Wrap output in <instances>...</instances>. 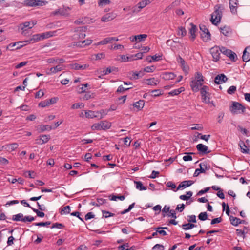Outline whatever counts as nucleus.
Here are the masks:
<instances>
[{
	"label": "nucleus",
	"mask_w": 250,
	"mask_h": 250,
	"mask_svg": "<svg viewBox=\"0 0 250 250\" xmlns=\"http://www.w3.org/2000/svg\"><path fill=\"white\" fill-rule=\"evenodd\" d=\"M58 100V98L53 97L50 99H47L45 101L41 102L39 105L42 107H45L46 106H48L50 105L53 104L57 102Z\"/></svg>",
	"instance_id": "obj_10"
},
{
	"label": "nucleus",
	"mask_w": 250,
	"mask_h": 250,
	"mask_svg": "<svg viewBox=\"0 0 250 250\" xmlns=\"http://www.w3.org/2000/svg\"><path fill=\"white\" fill-rule=\"evenodd\" d=\"M238 1L237 0H230L229 2V8L231 12L235 13L237 12L236 8L237 7Z\"/></svg>",
	"instance_id": "obj_21"
},
{
	"label": "nucleus",
	"mask_w": 250,
	"mask_h": 250,
	"mask_svg": "<svg viewBox=\"0 0 250 250\" xmlns=\"http://www.w3.org/2000/svg\"><path fill=\"white\" fill-rule=\"evenodd\" d=\"M70 66H71V68L72 69H74L75 70H81V69L84 70V69H86V68L88 67L89 65L86 64L81 65L78 63H75L70 64Z\"/></svg>",
	"instance_id": "obj_24"
},
{
	"label": "nucleus",
	"mask_w": 250,
	"mask_h": 250,
	"mask_svg": "<svg viewBox=\"0 0 250 250\" xmlns=\"http://www.w3.org/2000/svg\"><path fill=\"white\" fill-rule=\"evenodd\" d=\"M22 43V42H17L14 43H11L8 45V48H12L11 50L18 49L23 46V44H21Z\"/></svg>",
	"instance_id": "obj_28"
},
{
	"label": "nucleus",
	"mask_w": 250,
	"mask_h": 250,
	"mask_svg": "<svg viewBox=\"0 0 250 250\" xmlns=\"http://www.w3.org/2000/svg\"><path fill=\"white\" fill-rule=\"evenodd\" d=\"M74 36L75 39L80 40L84 39L86 35L84 32H82L81 30H80V31H76V34L74 35Z\"/></svg>",
	"instance_id": "obj_30"
},
{
	"label": "nucleus",
	"mask_w": 250,
	"mask_h": 250,
	"mask_svg": "<svg viewBox=\"0 0 250 250\" xmlns=\"http://www.w3.org/2000/svg\"><path fill=\"white\" fill-rule=\"evenodd\" d=\"M229 220L231 224L233 226H237L240 224V219L238 218L231 216Z\"/></svg>",
	"instance_id": "obj_33"
},
{
	"label": "nucleus",
	"mask_w": 250,
	"mask_h": 250,
	"mask_svg": "<svg viewBox=\"0 0 250 250\" xmlns=\"http://www.w3.org/2000/svg\"><path fill=\"white\" fill-rule=\"evenodd\" d=\"M146 81V83L148 85H156L157 84V83H158V81L157 80H155V79L154 78L148 79Z\"/></svg>",
	"instance_id": "obj_41"
},
{
	"label": "nucleus",
	"mask_w": 250,
	"mask_h": 250,
	"mask_svg": "<svg viewBox=\"0 0 250 250\" xmlns=\"http://www.w3.org/2000/svg\"><path fill=\"white\" fill-rule=\"evenodd\" d=\"M183 184H184V188H186L187 187H188L191 185H192L194 183L193 181L191 180H188V181H184L182 182Z\"/></svg>",
	"instance_id": "obj_59"
},
{
	"label": "nucleus",
	"mask_w": 250,
	"mask_h": 250,
	"mask_svg": "<svg viewBox=\"0 0 250 250\" xmlns=\"http://www.w3.org/2000/svg\"><path fill=\"white\" fill-rule=\"evenodd\" d=\"M50 139L49 135H42L40 136V138L36 140L37 143L39 144H43L47 143Z\"/></svg>",
	"instance_id": "obj_19"
},
{
	"label": "nucleus",
	"mask_w": 250,
	"mask_h": 250,
	"mask_svg": "<svg viewBox=\"0 0 250 250\" xmlns=\"http://www.w3.org/2000/svg\"><path fill=\"white\" fill-rule=\"evenodd\" d=\"M228 80L227 77L224 74H221L217 75L214 79V82L217 84H219L226 82Z\"/></svg>",
	"instance_id": "obj_14"
},
{
	"label": "nucleus",
	"mask_w": 250,
	"mask_h": 250,
	"mask_svg": "<svg viewBox=\"0 0 250 250\" xmlns=\"http://www.w3.org/2000/svg\"><path fill=\"white\" fill-rule=\"evenodd\" d=\"M111 1L109 0H99L98 5L100 7H102L104 5L109 4Z\"/></svg>",
	"instance_id": "obj_46"
},
{
	"label": "nucleus",
	"mask_w": 250,
	"mask_h": 250,
	"mask_svg": "<svg viewBox=\"0 0 250 250\" xmlns=\"http://www.w3.org/2000/svg\"><path fill=\"white\" fill-rule=\"evenodd\" d=\"M144 105L145 102L143 100H140L133 104L134 107L136 108L138 111L141 110L144 107Z\"/></svg>",
	"instance_id": "obj_29"
},
{
	"label": "nucleus",
	"mask_w": 250,
	"mask_h": 250,
	"mask_svg": "<svg viewBox=\"0 0 250 250\" xmlns=\"http://www.w3.org/2000/svg\"><path fill=\"white\" fill-rule=\"evenodd\" d=\"M197 149L202 154H208L210 151H208V147L202 144H199L196 146Z\"/></svg>",
	"instance_id": "obj_20"
},
{
	"label": "nucleus",
	"mask_w": 250,
	"mask_h": 250,
	"mask_svg": "<svg viewBox=\"0 0 250 250\" xmlns=\"http://www.w3.org/2000/svg\"><path fill=\"white\" fill-rule=\"evenodd\" d=\"M84 112L85 117L87 118H93L97 117L98 116L97 115H96L95 112L94 111L88 110L85 111Z\"/></svg>",
	"instance_id": "obj_37"
},
{
	"label": "nucleus",
	"mask_w": 250,
	"mask_h": 250,
	"mask_svg": "<svg viewBox=\"0 0 250 250\" xmlns=\"http://www.w3.org/2000/svg\"><path fill=\"white\" fill-rule=\"evenodd\" d=\"M119 71V69L117 67L112 66V67H108L106 68V69H104L103 71V75H106L109 74L110 73H115Z\"/></svg>",
	"instance_id": "obj_23"
},
{
	"label": "nucleus",
	"mask_w": 250,
	"mask_h": 250,
	"mask_svg": "<svg viewBox=\"0 0 250 250\" xmlns=\"http://www.w3.org/2000/svg\"><path fill=\"white\" fill-rule=\"evenodd\" d=\"M64 227V226L62 223H55L52 225V226H51V229H53V228L62 229Z\"/></svg>",
	"instance_id": "obj_57"
},
{
	"label": "nucleus",
	"mask_w": 250,
	"mask_h": 250,
	"mask_svg": "<svg viewBox=\"0 0 250 250\" xmlns=\"http://www.w3.org/2000/svg\"><path fill=\"white\" fill-rule=\"evenodd\" d=\"M119 39L116 37H107L104 39L103 40L99 42L98 45H104L109 43H111L115 41H118Z\"/></svg>",
	"instance_id": "obj_15"
},
{
	"label": "nucleus",
	"mask_w": 250,
	"mask_h": 250,
	"mask_svg": "<svg viewBox=\"0 0 250 250\" xmlns=\"http://www.w3.org/2000/svg\"><path fill=\"white\" fill-rule=\"evenodd\" d=\"M111 126L110 122L107 121H103L100 123L93 124L91 127L93 130H107L109 129Z\"/></svg>",
	"instance_id": "obj_2"
},
{
	"label": "nucleus",
	"mask_w": 250,
	"mask_h": 250,
	"mask_svg": "<svg viewBox=\"0 0 250 250\" xmlns=\"http://www.w3.org/2000/svg\"><path fill=\"white\" fill-rule=\"evenodd\" d=\"M245 107L241 104L237 102H233L230 107V111L233 114H241L245 111Z\"/></svg>",
	"instance_id": "obj_3"
},
{
	"label": "nucleus",
	"mask_w": 250,
	"mask_h": 250,
	"mask_svg": "<svg viewBox=\"0 0 250 250\" xmlns=\"http://www.w3.org/2000/svg\"><path fill=\"white\" fill-rule=\"evenodd\" d=\"M242 59L243 61L245 62L250 61V46L246 47L244 50Z\"/></svg>",
	"instance_id": "obj_18"
},
{
	"label": "nucleus",
	"mask_w": 250,
	"mask_h": 250,
	"mask_svg": "<svg viewBox=\"0 0 250 250\" xmlns=\"http://www.w3.org/2000/svg\"><path fill=\"white\" fill-rule=\"evenodd\" d=\"M203 84V82H199L197 80H192L190 83V86L192 90L194 92H197L199 90V87Z\"/></svg>",
	"instance_id": "obj_16"
},
{
	"label": "nucleus",
	"mask_w": 250,
	"mask_h": 250,
	"mask_svg": "<svg viewBox=\"0 0 250 250\" xmlns=\"http://www.w3.org/2000/svg\"><path fill=\"white\" fill-rule=\"evenodd\" d=\"M240 147L241 148V152L243 153L246 154H250V149L248 148L247 146L243 142H241V143L239 144Z\"/></svg>",
	"instance_id": "obj_31"
},
{
	"label": "nucleus",
	"mask_w": 250,
	"mask_h": 250,
	"mask_svg": "<svg viewBox=\"0 0 250 250\" xmlns=\"http://www.w3.org/2000/svg\"><path fill=\"white\" fill-rule=\"evenodd\" d=\"M185 206L184 204H179L177 206L176 208V210L179 211L181 212L185 209Z\"/></svg>",
	"instance_id": "obj_63"
},
{
	"label": "nucleus",
	"mask_w": 250,
	"mask_h": 250,
	"mask_svg": "<svg viewBox=\"0 0 250 250\" xmlns=\"http://www.w3.org/2000/svg\"><path fill=\"white\" fill-rule=\"evenodd\" d=\"M246 229V227H244V229ZM245 233L246 232H245L244 229L241 230V229H237L236 230V233L237 235L238 236H242L243 238H244V237H245Z\"/></svg>",
	"instance_id": "obj_50"
},
{
	"label": "nucleus",
	"mask_w": 250,
	"mask_h": 250,
	"mask_svg": "<svg viewBox=\"0 0 250 250\" xmlns=\"http://www.w3.org/2000/svg\"><path fill=\"white\" fill-rule=\"evenodd\" d=\"M199 219L205 221L208 219V215L206 212H201L198 216Z\"/></svg>",
	"instance_id": "obj_47"
},
{
	"label": "nucleus",
	"mask_w": 250,
	"mask_h": 250,
	"mask_svg": "<svg viewBox=\"0 0 250 250\" xmlns=\"http://www.w3.org/2000/svg\"><path fill=\"white\" fill-rule=\"evenodd\" d=\"M134 183L136 185V188L140 190H146L147 189V187L144 186L143 183L141 181H134Z\"/></svg>",
	"instance_id": "obj_32"
},
{
	"label": "nucleus",
	"mask_w": 250,
	"mask_h": 250,
	"mask_svg": "<svg viewBox=\"0 0 250 250\" xmlns=\"http://www.w3.org/2000/svg\"><path fill=\"white\" fill-rule=\"evenodd\" d=\"M54 35L53 32H47L42 34V39L47 38Z\"/></svg>",
	"instance_id": "obj_53"
},
{
	"label": "nucleus",
	"mask_w": 250,
	"mask_h": 250,
	"mask_svg": "<svg viewBox=\"0 0 250 250\" xmlns=\"http://www.w3.org/2000/svg\"><path fill=\"white\" fill-rule=\"evenodd\" d=\"M155 69L154 66H147L144 68V71L146 72H152Z\"/></svg>",
	"instance_id": "obj_61"
},
{
	"label": "nucleus",
	"mask_w": 250,
	"mask_h": 250,
	"mask_svg": "<svg viewBox=\"0 0 250 250\" xmlns=\"http://www.w3.org/2000/svg\"><path fill=\"white\" fill-rule=\"evenodd\" d=\"M47 62L49 63H62L65 62V60L62 58H52L47 59Z\"/></svg>",
	"instance_id": "obj_22"
},
{
	"label": "nucleus",
	"mask_w": 250,
	"mask_h": 250,
	"mask_svg": "<svg viewBox=\"0 0 250 250\" xmlns=\"http://www.w3.org/2000/svg\"><path fill=\"white\" fill-rule=\"evenodd\" d=\"M194 125V127H191V130H202L203 128V125L201 124H195Z\"/></svg>",
	"instance_id": "obj_60"
},
{
	"label": "nucleus",
	"mask_w": 250,
	"mask_h": 250,
	"mask_svg": "<svg viewBox=\"0 0 250 250\" xmlns=\"http://www.w3.org/2000/svg\"><path fill=\"white\" fill-rule=\"evenodd\" d=\"M84 107V105L82 103H78L73 104L71 108L73 109H79V108H82Z\"/></svg>",
	"instance_id": "obj_48"
},
{
	"label": "nucleus",
	"mask_w": 250,
	"mask_h": 250,
	"mask_svg": "<svg viewBox=\"0 0 250 250\" xmlns=\"http://www.w3.org/2000/svg\"><path fill=\"white\" fill-rule=\"evenodd\" d=\"M147 37L146 34H140L137 35V40L139 41L145 40Z\"/></svg>",
	"instance_id": "obj_64"
},
{
	"label": "nucleus",
	"mask_w": 250,
	"mask_h": 250,
	"mask_svg": "<svg viewBox=\"0 0 250 250\" xmlns=\"http://www.w3.org/2000/svg\"><path fill=\"white\" fill-rule=\"evenodd\" d=\"M43 1L40 0H25L24 1V5L27 6H37L40 5H42Z\"/></svg>",
	"instance_id": "obj_11"
},
{
	"label": "nucleus",
	"mask_w": 250,
	"mask_h": 250,
	"mask_svg": "<svg viewBox=\"0 0 250 250\" xmlns=\"http://www.w3.org/2000/svg\"><path fill=\"white\" fill-rule=\"evenodd\" d=\"M200 168L195 170L194 174V177L198 176L201 173H205L206 171L209 169V167L208 166L206 163H201L199 165Z\"/></svg>",
	"instance_id": "obj_8"
},
{
	"label": "nucleus",
	"mask_w": 250,
	"mask_h": 250,
	"mask_svg": "<svg viewBox=\"0 0 250 250\" xmlns=\"http://www.w3.org/2000/svg\"><path fill=\"white\" fill-rule=\"evenodd\" d=\"M223 8L221 5L217 4L214 6V11L211 15L210 21L212 24L217 25L220 22L222 16Z\"/></svg>",
	"instance_id": "obj_1"
},
{
	"label": "nucleus",
	"mask_w": 250,
	"mask_h": 250,
	"mask_svg": "<svg viewBox=\"0 0 250 250\" xmlns=\"http://www.w3.org/2000/svg\"><path fill=\"white\" fill-rule=\"evenodd\" d=\"M151 93H152L151 95L153 97H157L162 95L161 91L159 89L151 90Z\"/></svg>",
	"instance_id": "obj_56"
},
{
	"label": "nucleus",
	"mask_w": 250,
	"mask_h": 250,
	"mask_svg": "<svg viewBox=\"0 0 250 250\" xmlns=\"http://www.w3.org/2000/svg\"><path fill=\"white\" fill-rule=\"evenodd\" d=\"M37 23V21H26L23 23L21 25V29L22 30V34L23 35H25L26 33V28H28V29H31Z\"/></svg>",
	"instance_id": "obj_9"
},
{
	"label": "nucleus",
	"mask_w": 250,
	"mask_h": 250,
	"mask_svg": "<svg viewBox=\"0 0 250 250\" xmlns=\"http://www.w3.org/2000/svg\"><path fill=\"white\" fill-rule=\"evenodd\" d=\"M52 129H53V128L51 126H50L49 125H40L39 126V129L40 130V132H43L46 130L50 131Z\"/></svg>",
	"instance_id": "obj_38"
},
{
	"label": "nucleus",
	"mask_w": 250,
	"mask_h": 250,
	"mask_svg": "<svg viewBox=\"0 0 250 250\" xmlns=\"http://www.w3.org/2000/svg\"><path fill=\"white\" fill-rule=\"evenodd\" d=\"M221 33L225 36H229L230 30V28L228 26H225L223 28H220Z\"/></svg>",
	"instance_id": "obj_39"
},
{
	"label": "nucleus",
	"mask_w": 250,
	"mask_h": 250,
	"mask_svg": "<svg viewBox=\"0 0 250 250\" xmlns=\"http://www.w3.org/2000/svg\"><path fill=\"white\" fill-rule=\"evenodd\" d=\"M197 80L199 82H200L202 83V82H203L204 81V80L203 79V76L202 75V74L200 72H197L196 73V75H195V80Z\"/></svg>",
	"instance_id": "obj_54"
},
{
	"label": "nucleus",
	"mask_w": 250,
	"mask_h": 250,
	"mask_svg": "<svg viewBox=\"0 0 250 250\" xmlns=\"http://www.w3.org/2000/svg\"><path fill=\"white\" fill-rule=\"evenodd\" d=\"M70 207L69 206H66L64 207L60 211V213L62 215L64 214H68L70 213Z\"/></svg>",
	"instance_id": "obj_43"
},
{
	"label": "nucleus",
	"mask_w": 250,
	"mask_h": 250,
	"mask_svg": "<svg viewBox=\"0 0 250 250\" xmlns=\"http://www.w3.org/2000/svg\"><path fill=\"white\" fill-rule=\"evenodd\" d=\"M200 29L201 31L200 33L201 37L204 42H207L210 40L211 35L205 25H200Z\"/></svg>",
	"instance_id": "obj_5"
},
{
	"label": "nucleus",
	"mask_w": 250,
	"mask_h": 250,
	"mask_svg": "<svg viewBox=\"0 0 250 250\" xmlns=\"http://www.w3.org/2000/svg\"><path fill=\"white\" fill-rule=\"evenodd\" d=\"M185 90V88L183 87H181L178 89H174L169 93V94L171 96L178 95L182 92Z\"/></svg>",
	"instance_id": "obj_36"
},
{
	"label": "nucleus",
	"mask_w": 250,
	"mask_h": 250,
	"mask_svg": "<svg viewBox=\"0 0 250 250\" xmlns=\"http://www.w3.org/2000/svg\"><path fill=\"white\" fill-rule=\"evenodd\" d=\"M117 17V14L114 13H107L101 18V21L103 22H108Z\"/></svg>",
	"instance_id": "obj_13"
},
{
	"label": "nucleus",
	"mask_w": 250,
	"mask_h": 250,
	"mask_svg": "<svg viewBox=\"0 0 250 250\" xmlns=\"http://www.w3.org/2000/svg\"><path fill=\"white\" fill-rule=\"evenodd\" d=\"M210 52L212 55L213 60L217 61L220 58V53H222V47L220 48L218 46H215L212 47L210 50Z\"/></svg>",
	"instance_id": "obj_6"
},
{
	"label": "nucleus",
	"mask_w": 250,
	"mask_h": 250,
	"mask_svg": "<svg viewBox=\"0 0 250 250\" xmlns=\"http://www.w3.org/2000/svg\"><path fill=\"white\" fill-rule=\"evenodd\" d=\"M178 35H181L182 37L186 36L187 34L186 30L183 27H180L178 28Z\"/></svg>",
	"instance_id": "obj_55"
},
{
	"label": "nucleus",
	"mask_w": 250,
	"mask_h": 250,
	"mask_svg": "<svg viewBox=\"0 0 250 250\" xmlns=\"http://www.w3.org/2000/svg\"><path fill=\"white\" fill-rule=\"evenodd\" d=\"M236 91V87L235 86H231L227 90V92L229 94H233Z\"/></svg>",
	"instance_id": "obj_58"
},
{
	"label": "nucleus",
	"mask_w": 250,
	"mask_h": 250,
	"mask_svg": "<svg viewBox=\"0 0 250 250\" xmlns=\"http://www.w3.org/2000/svg\"><path fill=\"white\" fill-rule=\"evenodd\" d=\"M103 213V218H108L109 217H112L115 215V214L110 212L106 210H102Z\"/></svg>",
	"instance_id": "obj_44"
},
{
	"label": "nucleus",
	"mask_w": 250,
	"mask_h": 250,
	"mask_svg": "<svg viewBox=\"0 0 250 250\" xmlns=\"http://www.w3.org/2000/svg\"><path fill=\"white\" fill-rule=\"evenodd\" d=\"M70 8L69 7L62 6L60 8L52 12L50 14L51 16H61L63 17H68L70 15L69 11Z\"/></svg>",
	"instance_id": "obj_4"
},
{
	"label": "nucleus",
	"mask_w": 250,
	"mask_h": 250,
	"mask_svg": "<svg viewBox=\"0 0 250 250\" xmlns=\"http://www.w3.org/2000/svg\"><path fill=\"white\" fill-rule=\"evenodd\" d=\"M42 34H35L34 35L31 39H30V41H32L33 42H37L41 40H42Z\"/></svg>",
	"instance_id": "obj_40"
},
{
	"label": "nucleus",
	"mask_w": 250,
	"mask_h": 250,
	"mask_svg": "<svg viewBox=\"0 0 250 250\" xmlns=\"http://www.w3.org/2000/svg\"><path fill=\"white\" fill-rule=\"evenodd\" d=\"M208 90V87L207 86H203L200 90L201 96H204L206 95H209L208 92H207Z\"/></svg>",
	"instance_id": "obj_45"
},
{
	"label": "nucleus",
	"mask_w": 250,
	"mask_h": 250,
	"mask_svg": "<svg viewBox=\"0 0 250 250\" xmlns=\"http://www.w3.org/2000/svg\"><path fill=\"white\" fill-rule=\"evenodd\" d=\"M12 220L15 221H22L23 222L24 216L22 213H19L16 215H14L12 216Z\"/></svg>",
	"instance_id": "obj_34"
},
{
	"label": "nucleus",
	"mask_w": 250,
	"mask_h": 250,
	"mask_svg": "<svg viewBox=\"0 0 250 250\" xmlns=\"http://www.w3.org/2000/svg\"><path fill=\"white\" fill-rule=\"evenodd\" d=\"M182 227L183 229L187 230L196 227V225L191 223H187L183 224Z\"/></svg>",
	"instance_id": "obj_42"
},
{
	"label": "nucleus",
	"mask_w": 250,
	"mask_h": 250,
	"mask_svg": "<svg viewBox=\"0 0 250 250\" xmlns=\"http://www.w3.org/2000/svg\"><path fill=\"white\" fill-rule=\"evenodd\" d=\"M92 43V40L86 39L83 41H79L74 42V45L79 47H84L86 46L90 45Z\"/></svg>",
	"instance_id": "obj_17"
},
{
	"label": "nucleus",
	"mask_w": 250,
	"mask_h": 250,
	"mask_svg": "<svg viewBox=\"0 0 250 250\" xmlns=\"http://www.w3.org/2000/svg\"><path fill=\"white\" fill-rule=\"evenodd\" d=\"M164 247L163 245L161 244H156L153 248V250H164Z\"/></svg>",
	"instance_id": "obj_62"
},
{
	"label": "nucleus",
	"mask_w": 250,
	"mask_h": 250,
	"mask_svg": "<svg viewBox=\"0 0 250 250\" xmlns=\"http://www.w3.org/2000/svg\"><path fill=\"white\" fill-rule=\"evenodd\" d=\"M222 53L229 57L233 62L236 61L237 59V56L235 53L231 50L226 49L224 47H222Z\"/></svg>",
	"instance_id": "obj_7"
},
{
	"label": "nucleus",
	"mask_w": 250,
	"mask_h": 250,
	"mask_svg": "<svg viewBox=\"0 0 250 250\" xmlns=\"http://www.w3.org/2000/svg\"><path fill=\"white\" fill-rule=\"evenodd\" d=\"M51 224V222L47 221L46 222H39V223H34L33 225L36 226L42 227V226H47Z\"/></svg>",
	"instance_id": "obj_52"
},
{
	"label": "nucleus",
	"mask_w": 250,
	"mask_h": 250,
	"mask_svg": "<svg viewBox=\"0 0 250 250\" xmlns=\"http://www.w3.org/2000/svg\"><path fill=\"white\" fill-rule=\"evenodd\" d=\"M18 146V144L16 143L7 144L5 145V149L7 151L11 152L17 149Z\"/></svg>",
	"instance_id": "obj_25"
},
{
	"label": "nucleus",
	"mask_w": 250,
	"mask_h": 250,
	"mask_svg": "<svg viewBox=\"0 0 250 250\" xmlns=\"http://www.w3.org/2000/svg\"><path fill=\"white\" fill-rule=\"evenodd\" d=\"M176 60L177 62L180 64L183 70L186 73H188L189 67L185 61L180 56L177 58Z\"/></svg>",
	"instance_id": "obj_12"
},
{
	"label": "nucleus",
	"mask_w": 250,
	"mask_h": 250,
	"mask_svg": "<svg viewBox=\"0 0 250 250\" xmlns=\"http://www.w3.org/2000/svg\"><path fill=\"white\" fill-rule=\"evenodd\" d=\"M125 197L124 195H121V196H117L115 195H112L111 198L110 199V200L112 201H116L117 199L123 201L125 199Z\"/></svg>",
	"instance_id": "obj_49"
},
{
	"label": "nucleus",
	"mask_w": 250,
	"mask_h": 250,
	"mask_svg": "<svg viewBox=\"0 0 250 250\" xmlns=\"http://www.w3.org/2000/svg\"><path fill=\"white\" fill-rule=\"evenodd\" d=\"M31 208L32 209V210L35 212L37 214V215L38 217H43L44 216L45 214L42 211H40L39 209H37L35 208Z\"/></svg>",
	"instance_id": "obj_51"
},
{
	"label": "nucleus",
	"mask_w": 250,
	"mask_h": 250,
	"mask_svg": "<svg viewBox=\"0 0 250 250\" xmlns=\"http://www.w3.org/2000/svg\"><path fill=\"white\" fill-rule=\"evenodd\" d=\"M175 75L172 72H166L163 75V78L165 80H173L175 77Z\"/></svg>",
	"instance_id": "obj_35"
},
{
	"label": "nucleus",
	"mask_w": 250,
	"mask_h": 250,
	"mask_svg": "<svg viewBox=\"0 0 250 250\" xmlns=\"http://www.w3.org/2000/svg\"><path fill=\"white\" fill-rule=\"evenodd\" d=\"M63 69V68L62 65H58L55 67H51L50 69V72H47L48 75H50L51 74H55L58 72L61 71Z\"/></svg>",
	"instance_id": "obj_26"
},
{
	"label": "nucleus",
	"mask_w": 250,
	"mask_h": 250,
	"mask_svg": "<svg viewBox=\"0 0 250 250\" xmlns=\"http://www.w3.org/2000/svg\"><path fill=\"white\" fill-rule=\"evenodd\" d=\"M191 28L190 29L189 33L191 34V39L194 41L196 38V32L197 30V27L193 23H190Z\"/></svg>",
	"instance_id": "obj_27"
}]
</instances>
